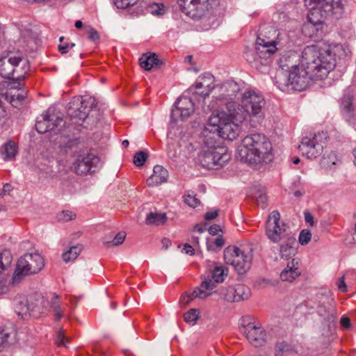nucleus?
I'll list each match as a JSON object with an SVG mask.
<instances>
[{"instance_id": "obj_1", "label": "nucleus", "mask_w": 356, "mask_h": 356, "mask_svg": "<svg viewBox=\"0 0 356 356\" xmlns=\"http://www.w3.org/2000/svg\"><path fill=\"white\" fill-rule=\"evenodd\" d=\"M335 66V54L330 46H307L300 55V67L316 79L326 77Z\"/></svg>"}, {"instance_id": "obj_2", "label": "nucleus", "mask_w": 356, "mask_h": 356, "mask_svg": "<svg viewBox=\"0 0 356 356\" xmlns=\"http://www.w3.org/2000/svg\"><path fill=\"white\" fill-rule=\"evenodd\" d=\"M265 105V99L261 93L249 90L243 92L241 104L229 102L226 103V108L236 121L249 120L250 124L256 127L264 119Z\"/></svg>"}, {"instance_id": "obj_3", "label": "nucleus", "mask_w": 356, "mask_h": 356, "mask_svg": "<svg viewBox=\"0 0 356 356\" xmlns=\"http://www.w3.org/2000/svg\"><path fill=\"white\" fill-rule=\"evenodd\" d=\"M272 145L262 134H253L245 136L238 147V157L245 163L257 164L270 163L273 159Z\"/></svg>"}, {"instance_id": "obj_4", "label": "nucleus", "mask_w": 356, "mask_h": 356, "mask_svg": "<svg viewBox=\"0 0 356 356\" xmlns=\"http://www.w3.org/2000/svg\"><path fill=\"white\" fill-rule=\"evenodd\" d=\"M305 4L310 6L308 23L302 27L305 33L307 29H312L316 32L322 30L325 19L333 15L339 18L343 10L341 0H305Z\"/></svg>"}, {"instance_id": "obj_5", "label": "nucleus", "mask_w": 356, "mask_h": 356, "mask_svg": "<svg viewBox=\"0 0 356 356\" xmlns=\"http://www.w3.org/2000/svg\"><path fill=\"white\" fill-rule=\"evenodd\" d=\"M313 79H316L299 66L290 72L277 70L274 83L283 92H301L309 86Z\"/></svg>"}, {"instance_id": "obj_6", "label": "nucleus", "mask_w": 356, "mask_h": 356, "mask_svg": "<svg viewBox=\"0 0 356 356\" xmlns=\"http://www.w3.org/2000/svg\"><path fill=\"white\" fill-rule=\"evenodd\" d=\"M29 70V61L20 53L9 51L0 57V76L2 78L20 80Z\"/></svg>"}, {"instance_id": "obj_7", "label": "nucleus", "mask_w": 356, "mask_h": 356, "mask_svg": "<svg viewBox=\"0 0 356 356\" xmlns=\"http://www.w3.org/2000/svg\"><path fill=\"white\" fill-rule=\"evenodd\" d=\"M276 45L277 42L273 40H266L258 37L254 49H247L245 51V58L252 67L262 71V68H266L268 65V58L277 49Z\"/></svg>"}, {"instance_id": "obj_8", "label": "nucleus", "mask_w": 356, "mask_h": 356, "mask_svg": "<svg viewBox=\"0 0 356 356\" xmlns=\"http://www.w3.org/2000/svg\"><path fill=\"white\" fill-rule=\"evenodd\" d=\"M44 266L43 257L38 253H27L19 259L13 277L14 284L19 283L24 276L40 271Z\"/></svg>"}, {"instance_id": "obj_9", "label": "nucleus", "mask_w": 356, "mask_h": 356, "mask_svg": "<svg viewBox=\"0 0 356 356\" xmlns=\"http://www.w3.org/2000/svg\"><path fill=\"white\" fill-rule=\"evenodd\" d=\"M231 158L224 146L210 147L203 149L198 154L200 165L208 169H218L225 165Z\"/></svg>"}, {"instance_id": "obj_10", "label": "nucleus", "mask_w": 356, "mask_h": 356, "mask_svg": "<svg viewBox=\"0 0 356 356\" xmlns=\"http://www.w3.org/2000/svg\"><path fill=\"white\" fill-rule=\"evenodd\" d=\"M327 138L326 132H318L309 136H304L298 146L299 151L309 159L319 156L323 150L325 140Z\"/></svg>"}, {"instance_id": "obj_11", "label": "nucleus", "mask_w": 356, "mask_h": 356, "mask_svg": "<svg viewBox=\"0 0 356 356\" xmlns=\"http://www.w3.org/2000/svg\"><path fill=\"white\" fill-rule=\"evenodd\" d=\"M224 259L226 264L232 265L239 274L246 273L251 267L250 252L245 253L236 246H229L225 249Z\"/></svg>"}, {"instance_id": "obj_12", "label": "nucleus", "mask_w": 356, "mask_h": 356, "mask_svg": "<svg viewBox=\"0 0 356 356\" xmlns=\"http://www.w3.org/2000/svg\"><path fill=\"white\" fill-rule=\"evenodd\" d=\"M266 234L273 243H277L293 233L284 222L280 225V214L275 210L269 215L266 222Z\"/></svg>"}, {"instance_id": "obj_13", "label": "nucleus", "mask_w": 356, "mask_h": 356, "mask_svg": "<svg viewBox=\"0 0 356 356\" xmlns=\"http://www.w3.org/2000/svg\"><path fill=\"white\" fill-rule=\"evenodd\" d=\"M65 125L63 115H59L55 108H49L42 116V119L36 122L35 129L40 134L51 132L57 134L61 131Z\"/></svg>"}, {"instance_id": "obj_14", "label": "nucleus", "mask_w": 356, "mask_h": 356, "mask_svg": "<svg viewBox=\"0 0 356 356\" xmlns=\"http://www.w3.org/2000/svg\"><path fill=\"white\" fill-rule=\"evenodd\" d=\"M215 3L216 0H177L180 10L193 19L204 16Z\"/></svg>"}, {"instance_id": "obj_15", "label": "nucleus", "mask_w": 356, "mask_h": 356, "mask_svg": "<svg viewBox=\"0 0 356 356\" xmlns=\"http://www.w3.org/2000/svg\"><path fill=\"white\" fill-rule=\"evenodd\" d=\"M240 332L249 343L254 347H261L266 343V332L259 323L248 322L245 318L241 319Z\"/></svg>"}, {"instance_id": "obj_16", "label": "nucleus", "mask_w": 356, "mask_h": 356, "mask_svg": "<svg viewBox=\"0 0 356 356\" xmlns=\"http://www.w3.org/2000/svg\"><path fill=\"white\" fill-rule=\"evenodd\" d=\"M194 103L191 98L183 95L175 102L171 111V118L174 121H184L194 113Z\"/></svg>"}, {"instance_id": "obj_17", "label": "nucleus", "mask_w": 356, "mask_h": 356, "mask_svg": "<svg viewBox=\"0 0 356 356\" xmlns=\"http://www.w3.org/2000/svg\"><path fill=\"white\" fill-rule=\"evenodd\" d=\"M88 104L82 97H74L69 103L67 115L72 120H76V123L83 122L86 119H90L88 111Z\"/></svg>"}, {"instance_id": "obj_18", "label": "nucleus", "mask_w": 356, "mask_h": 356, "mask_svg": "<svg viewBox=\"0 0 356 356\" xmlns=\"http://www.w3.org/2000/svg\"><path fill=\"white\" fill-rule=\"evenodd\" d=\"M100 159L93 154L80 155L74 163V170L78 175L95 172L99 167Z\"/></svg>"}, {"instance_id": "obj_19", "label": "nucleus", "mask_w": 356, "mask_h": 356, "mask_svg": "<svg viewBox=\"0 0 356 356\" xmlns=\"http://www.w3.org/2000/svg\"><path fill=\"white\" fill-rule=\"evenodd\" d=\"M228 112V115L226 118V122L222 123L221 127H218V128H216V130H218V134L220 138L228 140H234L238 136L241 128L239 124L243 122L236 121L234 118H232L229 115V112Z\"/></svg>"}, {"instance_id": "obj_20", "label": "nucleus", "mask_w": 356, "mask_h": 356, "mask_svg": "<svg viewBox=\"0 0 356 356\" xmlns=\"http://www.w3.org/2000/svg\"><path fill=\"white\" fill-rule=\"evenodd\" d=\"M216 287V284L211 279H206L202 282L200 288H196L189 295H182L181 297V301L184 304H188L195 298L201 299L205 298L211 294V293L209 291L214 289Z\"/></svg>"}, {"instance_id": "obj_21", "label": "nucleus", "mask_w": 356, "mask_h": 356, "mask_svg": "<svg viewBox=\"0 0 356 356\" xmlns=\"http://www.w3.org/2000/svg\"><path fill=\"white\" fill-rule=\"evenodd\" d=\"M13 307L15 313L22 318H26L31 316V313L35 311V307L29 303L27 298L22 295H17L13 299Z\"/></svg>"}, {"instance_id": "obj_22", "label": "nucleus", "mask_w": 356, "mask_h": 356, "mask_svg": "<svg viewBox=\"0 0 356 356\" xmlns=\"http://www.w3.org/2000/svg\"><path fill=\"white\" fill-rule=\"evenodd\" d=\"M280 68L277 70L290 72L300 66V54L289 51L282 55L277 60Z\"/></svg>"}, {"instance_id": "obj_23", "label": "nucleus", "mask_w": 356, "mask_h": 356, "mask_svg": "<svg viewBox=\"0 0 356 356\" xmlns=\"http://www.w3.org/2000/svg\"><path fill=\"white\" fill-rule=\"evenodd\" d=\"M200 81H196L194 86L196 90L204 88V90L201 92L195 91L193 93L199 95L203 98L209 96V92L215 88L213 83L214 77L210 73H205L202 76H199Z\"/></svg>"}, {"instance_id": "obj_24", "label": "nucleus", "mask_w": 356, "mask_h": 356, "mask_svg": "<svg viewBox=\"0 0 356 356\" xmlns=\"http://www.w3.org/2000/svg\"><path fill=\"white\" fill-rule=\"evenodd\" d=\"M317 313L319 316L323 318L322 323L326 325L328 329H331V327L334 326L337 311L333 306L329 305L326 307L325 305H320L318 307Z\"/></svg>"}, {"instance_id": "obj_25", "label": "nucleus", "mask_w": 356, "mask_h": 356, "mask_svg": "<svg viewBox=\"0 0 356 356\" xmlns=\"http://www.w3.org/2000/svg\"><path fill=\"white\" fill-rule=\"evenodd\" d=\"M280 242V252L282 258H288L296 253V238L294 234L289 235Z\"/></svg>"}, {"instance_id": "obj_26", "label": "nucleus", "mask_w": 356, "mask_h": 356, "mask_svg": "<svg viewBox=\"0 0 356 356\" xmlns=\"http://www.w3.org/2000/svg\"><path fill=\"white\" fill-rule=\"evenodd\" d=\"M17 88L18 90H10L7 92L6 95V99L15 108L21 105L22 102L25 99L27 95L26 91L21 88V83H17Z\"/></svg>"}, {"instance_id": "obj_27", "label": "nucleus", "mask_w": 356, "mask_h": 356, "mask_svg": "<svg viewBox=\"0 0 356 356\" xmlns=\"http://www.w3.org/2000/svg\"><path fill=\"white\" fill-rule=\"evenodd\" d=\"M228 115V112L220 111L216 115L213 114L209 119L208 124L205 128H209V130L214 132H218V130H216V128L221 127L224 122H226V118Z\"/></svg>"}, {"instance_id": "obj_28", "label": "nucleus", "mask_w": 356, "mask_h": 356, "mask_svg": "<svg viewBox=\"0 0 356 356\" xmlns=\"http://www.w3.org/2000/svg\"><path fill=\"white\" fill-rule=\"evenodd\" d=\"M0 152L4 161H8L14 158L17 152V147L12 140L5 143L0 149Z\"/></svg>"}, {"instance_id": "obj_29", "label": "nucleus", "mask_w": 356, "mask_h": 356, "mask_svg": "<svg viewBox=\"0 0 356 356\" xmlns=\"http://www.w3.org/2000/svg\"><path fill=\"white\" fill-rule=\"evenodd\" d=\"M202 135L203 138V143L204 144V147L203 149L219 146L216 145V139L220 137L219 134L217 131H211V130H209V128H205L202 131Z\"/></svg>"}, {"instance_id": "obj_30", "label": "nucleus", "mask_w": 356, "mask_h": 356, "mask_svg": "<svg viewBox=\"0 0 356 356\" xmlns=\"http://www.w3.org/2000/svg\"><path fill=\"white\" fill-rule=\"evenodd\" d=\"M236 302L248 300L251 296L250 289L244 284L234 285Z\"/></svg>"}, {"instance_id": "obj_31", "label": "nucleus", "mask_w": 356, "mask_h": 356, "mask_svg": "<svg viewBox=\"0 0 356 356\" xmlns=\"http://www.w3.org/2000/svg\"><path fill=\"white\" fill-rule=\"evenodd\" d=\"M140 67L146 71L150 70L156 65V53L144 54L139 59Z\"/></svg>"}, {"instance_id": "obj_32", "label": "nucleus", "mask_w": 356, "mask_h": 356, "mask_svg": "<svg viewBox=\"0 0 356 356\" xmlns=\"http://www.w3.org/2000/svg\"><path fill=\"white\" fill-rule=\"evenodd\" d=\"M292 351L291 344L284 341H277L275 346V356H285Z\"/></svg>"}, {"instance_id": "obj_33", "label": "nucleus", "mask_w": 356, "mask_h": 356, "mask_svg": "<svg viewBox=\"0 0 356 356\" xmlns=\"http://www.w3.org/2000/svg\"><path fill=\"white\" fill-rule=\"evenodd\" d=\"M220 297L228 302H236L234 286H229L227 288L221 287L217 291Z\"/></svg>"}, {"instance_id": "obj_34", "label": "nucleus", "mask_w": 356, "mask_h": 356, "mask_svg": "<svg viewBox=\"0 0 356 356\" xmlns=\"http://www.w3.org/2000/svg\"><path fill=\"white\" fill-rule=\"evenodd\" d=\"M82 250L81 245H76L70 248V249L63 254V259L65 262L74 260L77 258Z\"/></svg>"}, {"instance_id": "obj_35", "label": "nucleus", "mask_w": 356, "mask_h": 356, "mask_svg": "<svg viewBox=\"0 0 356 356\" xmlns=\"http://www.w3.org/2000/svg\"><path fill=\"white\" fill-rule=\"evenodd\" d=\"M227 270L222 266H216L212 271V281L216 285V283L222 282L225 277L227 275Z\"/></svg>"}, {"instance_id": "obj_36", "label": "nucleus", "mask_w": 356, "mask_h": 356, "mask_svg": "<svg viewBox=\"0 0 356 356\" xmlns=\"http://www.w3.org/2000/svg\"><path fill=\"white\" fill-rule=\"evenodd\" d=\"M300 275L299 270H290L285 268L280 273V278L282 281L292 282Z\"/></svg>"}, {"instance_id": "obj_37", "label": "nucleus", "mask_w": 356, "mask_h": 356, "mask_svg": "<svg viewBox=\"0 0 356 356\" xmlns=\"http://www.w3.org/2000/svg\"><path fill=\"white\" fill-rule=\"evenodd\" d=\"M341 111L348 117H350L353 113L352 99L349 96H343L341 101Z\"/></svg>"}, {"instance_id": "obj_38", "label": "nucleus", "mask_w": 356, "mask_h": 356, "mask_svg": "<svg viewBox=\"0 0 356 356\" xmlns=\"http://www.w3.org/2000/svg\"><path fill=\"white\" fill-rule=\"evenodd\" d=\"M58 296L54 294V297L50 302V307L52 311L55 313L56 321H59L63 317V312L60 309V305L57 302Z\"/></svg>"}, {"instance_id": "obj_39", "label": "nucleus", "mask_w": 356, "mask_h": 356, "mask_svg": "<svg viewBox=\"0 0 356 356\" xmlns=\"http://www.w3.org/2000/svg\"><path fill=\"white\" fill-rule=\"evenodd\" d=\"M148 158V153L145 151L137 152L133 158V163L137 167H142Z\"/></svg>"}, {"instance_id": "obj_40", "label": "nucleus", "mask_w": 356, "mask_h": 356, "mask_svg": "<svg viewBox=\"0 0 356 356\" xmlns=\"http://www.w3.org/2000/svg\"><path fill=\"white\" fill-rule=\"evenodd\" d=\"M184 321L191 325H194L199 318V312L195 309H191L184 316Z\"/></svg>"}, {"instance_id": "obj_41", "label": "nucleus", "mask_w": 356, "mask_h": 356, "mask_svg": "<svg viewBox=\"0 0 356 356\" xmlns=\"http://www.w3.org/2000/svg\"><path fill=\"white\" fill-rule=\"evenodd\" d=\"M184 202L189 207L195 208L200 204V201L196 198L194 195L193 192H188V195H184Z\"/></svg>"}, {"instance_id": "obj_42", "label": "nucleus", "mask_w": 356, "mask_h": 356, "mask_svg": "<svg viewBox=\"0 0 356 356\" xmlns=\"http://www.w3.org/2000/svg\"><path fill=\"white\" fill-rule=\"evenodd\" d=\"M168 172L166 169L157 165V184L167 182Z\"/></svg>"}, {"instance_id": "obj_43", "label": "nucleus", "mask_w": 356, "mask_h": 356, "mask_svg": "<svg viewBox=\"0 0 356 356\" xmlns=\"http://www.w3.org/2000/svg\"><path fill=\"white\" fill-rule=\"evenodd\" d=\"M70 339L66 337L62 329H60L56 333V343L60 347H67V343L70 342Z\"/></svg>"}, {"instance_id": "obj_44", "label": "nucleus", "mask_w": 356, "mask_h": 356, "mask_svg": "<svg viewBox=\"0 0 356 356\" xmlns=\"http://www.w3.org/2000/svg\"><path fill=\"white\" fill-rule=\"evenodd\" d=\"M225 245V240L222 236L216 238L213 243H211L209 241L207 242V248L209 251H216L214 248V245L218 248H221Z\"/></svg>"}, {"instance_id": "obj_45", "label": "nucleus", "mask_w": 356, "mask_h": 356, "mask_svg": "<svg viewBox=\"0 0 356 356\" xmlns=\"http://www.w3.org/2000/svg\"><path fill=\"white\" fill-rule=\"evenodd\" d=\"M56 218L60 222H68L75 218V214L71 211H63L57 215Z\"/></svg>"}, {"instance_id": "obj_46", "label": "nucleus", "mask_w": 356, "mask_h": 356, "mask_svg": "<svg viewBox=\"0 0 356 356\" xmlns=\"http://www.w3.org/2000/svg\"><path fill=\"white\" fill-rule=\"evenodd\" d=\"M137 1L138 0H113V3L118 8L124 9L135 5Z\"/></svg>"}, {"instance_id": "obj_47", "label": "nucleus", "mask_w": 356, "mask_h": 356, "mask_svg": "<svg viewBox=\"0 0 356 356\" xmlns=\"http://www.w3.org/2000/svg\"><path fill=\"white\" fill-rule=\"evenodd\" d=\"M312 233L309 230L303 229L300 232L299 235V243L302 245H307L311 240Z\"/></svg>"}, {"instance_id": "obj_48", "label": "nucleus", "mask_w": 356, "mask_h": 356, "mask_svg": "<svg viewBox=\"0 0 356 356\" xmlns=\"http://www.w3.org/2000/svg\"><path fill=\"white\" fill-rule=\"evenodd\" d=\"M125 237L126 233L124 232H120L115 235L112 241H108L106 243L108 245L112 244L113 245H119L124 242Z\"/></svg>"}, {"instance_id": "obj_49", "label": "nucleus", "mask_w": 356, "mask_h": 356, "mask_svg": "<svg viewBox=\"0 0 356 356\" xmlns=\"http://www.w3.org/2000/svg\"><path fill=\"white\" fill-rule=\"evenodd\" d=\"M268 197L265 192H261L256 197V202L261 208L264 209L267 206Z\"/></svg>"}, {"instance_id": "obj_50", "label": "nucleus", "mask_w": 356, "mask_h": 356, "mask_svg": "<svg viewBox=\"0 0 356 356\" xmlns=\"http://www.w3.org/2000/svg\"><path fill=\"white\" fill-rule=\"evenodd\" d=\"M74 46H75V44L73 42L65 43L63 44H59L58 46V49L62 54H65L68 52L70 48H72Z\"/></svg>"}, {"instance_id": "obj_51", "label": "nucleus", "mask_w": 356, "mask_h": 356, "mask_svg": "<svg viewBox=\"0 0 356 356\" xmlns=\"http://www.w3.org/2000/svg\"><path fill=\"white\" fill-rule=\"evenodd\" d=\"M299 259L293 258L287 263L286 268L290 270H298Z\"/></svg>"}, {"instance_id": "obj_52", "label": "nucleus", "mask_w": 356, "mask_h": 356, "mask_svg": "<svg viewBox=\"0 0 356 356\" xmlns=\"http://www.w3.org/2000/svg\"><path fill=\"white\" fill-rule=\"evenodd\" d=\"M145 223L148 225H154L156 223V212H149L145 219Z\"/></svg>"}, {"instance_id": "obj_53", "label": "nucleus", "mask_w": 356, "mask_h": 356, "mask_svg": "<svg viewBox=\"0 0 356 356\" xmlns=\"http://www.w3.org/2000/svg\"><path fill=\"white\" fill-rule=\"evenodd\" d=\"M218 214V209H214L213 211H207L205 213L204 218L207 220H213V219L216 218L217 217Z\"/></svg>"}, {"instance_id": "obj_54", "label": "nucleus", "mask_w": 356, "mask_h": 356, "mask_svg": "<svg viewBox=\"0 0 356 356\" xmlns=\"http://www.w3.org/2000/svg\"><path fill=\"white\" fill-rule=\"evenodd\" d=\"M88 33H89L88 37L91 40L96 41L99 39V35L98 32L96 30H95L93 28L90 27Z\"/></svg>"}, {"instance_id": "obj_55", "label": "nucleus", "mask_w": 356, "mask_h": 356, "mask_svg": "<svg viewBox=\"0 0 356 356\" xmlns=\"http://www.w3.org/2000/svg\"><path fill=\"white\" fill-rule=\"evenodd\" d=\"M79 141L77 139L69 140L65 145V149L72 150L75 149V150H76ZM65 151H67V149H65Z\"/></svg>"}, {"instance_id": "obj_56", "label": "nucleus", "mask_w": 356, "mask_h": 356, "mask_svg": "<svg viewBox=\"0 0 356 356\" xmlns=\"http://www.w3.org/2000/svg\"><path fill=\"white\" fill-rule=\"evenodd\" d=\"M304 216H305V222L309 224L311 226H314V218H313V216L312 215V213L310 212H309L308 211H305L304 212Z\"/></svg>"}, {"instance_id": "obj_57", "label": "nucleus", "mask_w": 356, "mask_h": 356, "mask_svg": "<svg viewBox=\"0 0 356 356\" xmlns=\"http://www.w3.org/2000/svg\"><path fill=\"white\" fill-rule=\"evenodd\" d=\"M337 284L339 291H341V292L347 291V286L345 283L343 276L339 280Z\"/></svg>"}, {"instance_id": "obj_58", "label": "nucleus", "mask_w": 356, "mask_h": 356, "mask_svg": "<svg viewBox=\"0 0 356 356\" xmlns=\"http://www.w3.org/2000/svg\"><path fill=\"white\" fill-rule=\"evenodd\" d=\"M341 326L346 329H349L351 327L350 320L347 316H342L340 320Z\"/></svg>"}, {"instance_id": "obj_59", "label": "nucleus", "mask_w": 356, "mask_h": 356, "mask_svg": "<svg viewBox=\"0 0 356 356\" xmlns=\"http://www.w3.org/2000/svg\"><path fill=\"white\" fill-rule=\"evenodd\" d=\"M209 234L211 235H216L218 233L221 231L220 227L218 225L214 224L209 227L208 229Z\"/></svg>"}, {"instance_id": "obj_60", "label": "nucleus", "mask_w": 356, "mask_h": 356, "mask_svg": "<svg viewBox=\"0 0 356 356\" xmlns=\"http://www.w3.org/2000/svg\"><path fill=\"white\" fill-rule=\"evenodd\" d=\"M182 252H184L185 254L193 255L195 253V250L191 245L186 243L184 245Z\"/></svg>"}, {"instance_id": "obj_61", "label": "nucleus", "mask_w": 356, "mask_h": 356, "mask_svg": "<svg viewBox=\"0 0 356 356\" xmlns=\"http://www.w3.org/2000/svg\"><path fill=\"white\" fill-rule=\"evenodd\" d=\"M154 174H156V165L153 168V174L147 179L146 182L148 186L153 187L155 184Z\"/></svg>"}, {"instance_id": "obj_62", "label": "nucleus", "mask_w": 356, "mask_h": 356, "mask_svg": "<svg viewBox=\"0 0 356 356\" xmlns=\"http://www.w3.org/2000/svg\"><path fill=\"white\" fill-rule=\"evenodd\" d=\"M22 36L24 38H28L30 40H34L35 38V35L31 32L29 31V29H25L22 32Z\"/></svg>"}, {"instance_id": "obj_63", "label": "nucleus", "mask_w": 356, "mask_h": 356, "mask_svg": "<svg viewBox=\"0 0 356 356\" xmlns=\"http://www.w3.org/2000/svg\"><path fill=\"white\" fill-rule=\"evenodd\" d=\"M167 220L166 214L165 213H157V225H163Z\"/></svg>"}, {"instance_id": "obj_64", "label": "nucleus", "mask_w": 356, "mask_h": 356, "mask_svg": "<svg viewBox=\"0 0 356 356\" xmlns=\"http://www.w3.org/2000/svg\"><path fill=\"white\" fill-rule=\"evenodd\" d=\"M167 10V7L163 3H157V16L163 15Z\"/></svg>"}]
</instances>
